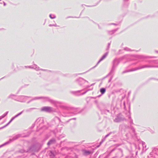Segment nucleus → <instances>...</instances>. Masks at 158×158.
I'll return each instance as SVG.
<instances>
[{"label":"nucleus","instance_id":"f257e3e1","mask_svg":"<svg viewBox=\"0 0 158 158\" xmlns=\"http://www.w3.org/2000/svg\"><path fill=\"white\" fill-rule=\"evenodd\" d=\"M51 110V108L48 107H44L41 109L42 111H49Z\"/></svg>","mask_w":158,"mask_h":158},{"label":"nucleus","instance_id":"7ed1b4c3","mask_svg":"<svg viewBox=\"0 0 158 158\" xmlns=\"http://www.w3.org/2000/svg\"><path fill=\"white\" fill-rule=\"evenodd\" d=\"M55 142V140H50V141H49L48 143V145H50V144L52 143H53L54 142Z\"/></svg>","mask_w":158,"mask_h":158},{"label":"nucleus","instance_id":"423d86ee","mask_svg":"<svg viewBox=\"0 0 158 158\" xmlns=\"http://www.w3.org/2000/svg\"><path fill=\"white\" fill-rule=\"evenodd\" d=\"M104 58H105V57H104L103 58V59H104Z\"/></svg>","mask_w":158,"mask_h":158},{"label":"nucleus","instance_id":"f03ea898","mask_svg":"<svg viewBox=\"0 0 158 158\" xmlns=\"http://www.w3.org/2000/svg\"><path fill=\"white\" fill-rule=\"evenodd\" d=\"M105 89L104 88H102L100 89V92L102 94H104L105 92Z\"/></svg>","mask_w":158,"mask_h":158},{"label":"nucleus","instance_id":"39448f33","mask_svg":"<svg viewBox=\"0 0 158 158\" xmlns=\"http://www.w3.org/2000/svg\"><path fill=\"white\" fill-rule=\"evenodd\" d=\"M104 58H105V57H104L103 58V59H104Z\"/></svg>","mask_w":158,"mask_h":158},{"label":"nucleus","instance_id":"20e7f679","mask_svg":"<svg viewBox=\"0 0 158 158\" xmlns=\"http://www.w3.org/2000/svg\"><path fill=\"white\" fill-rule=\"evenodd\" d=\"M86 153H90V152H85Z\"/></svg>","mask_w":158,"mask_h":158},{"label":"nucleus","instance_id":"0eeeda50","mask_svg":"<svg viewBox=\"0 0 158 158\" xmlns=\"http://www.w3.org/2000/svg\"><path fill=\"white\" fill-rule=\"evenodd\" d=\"M104 58H105V57H104L103 58V59H104Z\"/></svg>","mask_w":158,"mask_h":158}]
</instances>
